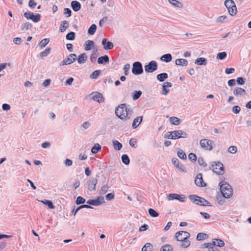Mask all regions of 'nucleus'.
I'll return each instance as SVG.
<instances>
[{
	"label": "nucleus",
	"mask_w": 251,
	"mask_h": 251,
	"mask_svg": "<svg viewBox=\"0 0 251 251\" xmlns=\"http://www.w3.org/2000/svg\"><path fill=\"white\" fill-rule=\"evenodd\" d=\"M115 114L122 120L129 119L132 115V110L126 107V104H122L116 108Z\"/></svg>",
	"instance_id": "1"
},
{
	"label": "nucleus",
	"mask_w": 251,
	"mask_h": 251,
	"mask_svg": "<svg viewBox=\"0 0 251 251\" xmlns=\"http://www.w3.org/2000/svg\"><path fill=\"white\" fill-rule=\"evenodd\" d=\"M190 236V233L185 231H178L175 234L176 239L177 241L182 242L181 247L183 248H186L190 246V242L188 240Z\"/></svg>",
	"instance_id": "2"
},
{
	"label": "nucleus",
	"mask_w": 251,
	"mask_h": 251,
	"mask_svg": "<svg viewBox=\"0 0 251 251\" xmlns=\"http://www.w3.org/2000/svg\"><path fill=\"white\" fill-rule=\"evenodd\" d=\"M220 186L221 192L224 198H229L232 196V188L228 183L222 181L220 183Z\"/></svg>",
	"instance_id": "3"
},
{
	"label": "nucleus",
	"mask_w": 251,
	"mask_h": 251,
	"mask_svg": "<svg viewBox=\"0 0 251 251\" xmlns=\"http://www.w3.org/2000/svg\"><path fill=\"white\" fill-rule=\"evenodd\" d=\"M189 199L196 204L201 206H211L210 203L203 198L197 195H192L189 196Z\"/></svg>",
	"instance_id": "4"
},
{
	"label": "nucleus",
	"mask_w": 251,
	"mask_h": 251,
	"mask_svg": "<svg viewBox=\"0 0 251 251\" xmlns=\"http://www.w3.org/2000/svg\"><path fill=\"white\" fill-rule=\"evenodd\" d=\"M224 4L231 16H234L236 14L237 8L235 3L233 0H226Z\"/></svg>",
	"instance_id": "5"
},
{
	"label": "nucleus",
	"mask_w": 251,
	"mask_h": 251,
	"mask_svg": "<svg viewBox=\"0 0 251 251\" xmlns=\"http://www.w3.org/2000/svg\"><path fill=\"white\" fill-rule=\"evenodd\" d=\"M201 147L205 150L211 151L213 149V141L207 139H202L201 140Z\"/></svg>",
	"instance_id": "6"
},
{
	"label": "nucleus",
	"mask_w": 251,
	"mask_h": 251,
	"mask_svg": "<svg viewBox=\"0 0 251 251\" xmlns=\"http://www.w3.org/2000/svg\"><path fill=\"white\" fill-rule=\"evenodd\" d=\"M132 73L135 75H139L143 73L142 63L137 61L133 64Z\"/></svg>",
	"instance_id": "7"
},
{
	"label": "nucleus",
	"mask_w": 251,
	"mask_h": 251,
	"mask_svg": "<svg viewBox=\"0 0 251 251\" xmlns=\"http://www.w3.org/2000/svg\"><path fill=\"white\" fill-rule=\"evenodd\" d=\"M212 167L213 171L218 175H222L224 173V165L220 162H215V164L212 165Z\"/></svg>",
	"instance_id": "8"
},
{
	"label": "nucleus",
	"mask_w": 251,
	"mask_h": 251,
	"mask_svg": "<svg viewBox=\"0 0 251 251\" xmlns=\"http://www.w3.org/2000/svg\"><path fill=\"white\" fill-rule=\"evenodd\" d=\"M24 16L27 19H30L33 22L37 23L41 19V15L39 14H37L34 15L33 13L30 11L25 12L24 13Z\"/></svg>",
	"instance_id": "9"
},
{
	"label": "nucleus",
	"mask_w": 251,
	"mask_h": 251,
	"mask_svg": "<svg viewBox=\"0 0 251 251\" xmlns=\"http://www.w3.org/2000/svg\"><path fill=\"white\" fill-rule=\"evenodd\" d=\"M145 70L147 73H152L157 69V63L155 61H151L145 66Z\"/></svg>",
	"instance_id": "10"
},
{
	"label": "nucleus",
	"mask_w": 251,
	"mask_h": 251,
	"mask_svg": "<svg viewBox=\"0 0 251 251\" xmlns=\"http://www.w3.org/2000/svg\"><path fill=\"white\" fill-rule=\"evenodd\" d=\"M104 199L102 196H100L95 200H89L87 201V203L89 205L98 206L104 202Z\"/></svg>",
	"instance_id": "11"
},
{
	"label": "nucleus",
	"mask_w": 251,
	"mask_h": 251,
	"mask_svg": "<svg viewBox=\"0 0 251 251\" xmlns=\"http://www.w3.org/2000/svg\"><path fill=\"white\" fill-rule=\"evenodd\" d=\"M168 200L169 201L176 200L181 202H184L185 200V196L183 195H179L175 193L169 194L167 196Z\"/></svg>",
	"instance_id": "12"
},
{
	"label": "nucleus",
	"mask_w": 251,
	"mask_h": 251,
	"mask_svg": "<svg viewBox=\"0 0 251 251\" xmlns=\"http://www.w3.org/2000/svg\"><path fill=\"white\" fill-rule=\"evenodd\" d=\"M173 134L174 136V140L179 138H186L188 137V134L187 133L181 130L173 131Z\"/></svg>",
	"instance_id": "13"
},
{
	"label": "nucleus",
	"mask_w": 251,
	"mask_h": 251,
	"mask_svg": "<svg viewBox=\"0 0 251 251\" xmlns=\"http://www.w3.org/2000/svg\"><path fill=\"white\" fill-rule=\"evenodd\" d=\"M98 180L96 178H91L88 181V190L90 191H95Z\"/></svg>",
	"instance_id": "14"
},
{
	"label": "nucleus",
	"mask_w": 251,
	"mask_h": 251,
	"mask_svg": "<svg viewBox=\"0 0 251 251\" xmlns=\"http://www.w3.org/2000/svg\"><path fill=\"white\" fill-rule=\"evenodd\" d=\"M92 96V99L99 103L103 102L104 100V99L102 95L98 92H94L91 94Z\"/></svg>",
	"instance_id": "15"
},
{
	"label": "nucleus",
	"mask_w": 251,
	"mask_h": 251,
	"mask_svg": "<svg viewBox=\"0 0 251 251\" xmlns=\"http://www.w3.org/2000/svg\"><path fill=\"white\" fill-rule=\"evenodd\" d=\"M195 183L196 185L199 187L205 186V184L204 185H203V181L201 174H199L196 176L195 179Z\"/></svg>",
	"instance_id": "16"
},
{
	"label": "nucleus",
	"mask_w": 251,
	"mask_h": 251,
	"mask_svg": "<svg viewBox=\"0 0 251 251\" xmlns=\"http://www.w3.org/2000/svg\"><path fill=\"white\" fill-rule=\"evenodd\" d=\"M233 93L235 96L238 97L246 95V92L244 89L240 87H237L233 90Z\"/></svg>",
	"instance_id": "17"
},
{
	"label": "nucleus",
	"mask_w": 251,
	"mask_h": 251,
	"mask_svg": "<svg viewBox=\"0 0 251 251\" xmlns=\"http://www.w3.org/2000/svg\"><path fill=\"white\" fill-rule=\"evenodd\" d=\"M143 120V116H138L134 119L132 124V127L133 129L137 128L141 124Z\"/></svg>",
	"instance_id": "18"
},
{
	"label": "nucleus",
	"mask_w": 251,
	"mask_h": 251,
	"mask_svg": "<svg viewBox=\"0 0 251 251\" xmlns=\"http://www.w3.org/2000/svg\"><path fill=\"white\" fill-rule=\"evenodd\" d=\"M71 6L73 10L76 12L80 10L81 8V4L79 2L73 0L71 2Z\"/></svg>",
	"instance_id": "19"
},
{
	"label": "nucleus",
	"mask_w": 251,
	"mask_h": 251,
	"mask_svg": "<svg viewBox=\"0 0 251 251\" xmlns=\"http://www.w3.org/2000/svg\"><path fill=\"white\" fill-rule=\"evenodd\" d=\"M175 63L176 65L181 66H186L188 64V61L183 58L177 59L176 60Z\"/></svg>",
	"instance_id": "20"
},
{
	"label": "nucleus",
	"mask_w": 251,
	"mask_h": 251,
	"mask_svg": "<svg viewBox=\"0 0 251 251\" xmlns=\"http://www.w3.org/2000/svg\"><path fill=\"white\" fill-rule=\"evenodd\" d=\"M213 247L217 246L219 247H223L225 245L224 241L219 239H213L212 240Z\"/></svg>",
	"instance_id": "21"
},
{
	"label": "nucleus",
	"mask_w": 251,
	"mask_h": 251,
	"mask_svg": "<svg viewBox=\"0 0 251 251\" xmlns=\"http://www.w3.org/2000/svg\"><path fill=\"white\" fill-rule=\"evenodd\" d=\"M109 61V58L108 55H105L104 56L100 57L98 59V63L99 64H103L104 63H108Z\"/></svg>",
	"instance_id": "22"
},
{
	"label": "nucleus",
	"mask_w": 251,
	"mask_h": 251,
	"mask_svg": "<svg viewBox=\"0 0 251 251\" xmlns=\"http://www.w3.org/2000/svg\"><path fill=\"white\" fill-rule=\"evenodd\" d=\"M160 59L165 62H169L172 60V56L170 53H167L163 55L161 57Z\"/></svg>",
	"instance_id": "23"
},
{
	"label": "nucleus",
	"mask_w": 251,
	"mask_h": 251,
	"mask_svg": "<svg viewBox=\"0 0 251 251\" xmlns=\"http://www.w3.org/2000/svg\"><path fill=\"white\" fill-rule=\"evenodd\" d=\"M69 24L67 21H63L60 26V31L61 32H64L69 27Z\"/></svg>",
	"instance_id": "24"
},
{
	"label": "nucleus",
	"mask_w": 251,
	"mask_h": 251,
	"mask_svg": "<svg viewBox=\"0 0 251 251\" xmlns=\"http://www.w3.org/2000/svg\"><path fill=\"white\" fill-rule=\"evenodd\" d=\"M76 59V55L75 54H71L69 55L68 58L66 59V61L68 65L73 63Z\"/></svg>",
	"instance_id": "25"
},
{
	"label": "nucleus",
	"mask_w": 251,
	"mask_h": 251,
	"mask_svg": "<svg viewBox=\"0 0 251 251\" xmlns=\"http://www.w3.org/2000/svg\"><path fill=\"white\" fill-rule=\"evenodd\" d=\"M207 63V60L203 57H200L197 58L195 62V63L198 65H205Z\"/></svg>",
	"instance_id": "26"
},
{
	"label": "nucleus",
	"mask_w": 251,
	"mask_h": 251,
	"mask_svg": "<svg viewBox=\"0 0 251 251\" xmlns=\"http://www.w3.org/2000/svg\"><path fill=\"white\" fill-rule=\"evenodd\" d=\"M168 1L177 8H182L183 7V4L177 0H168Z\"/></svg>",
	"instance_id": "27"
},
{
	"label": "nucleus",
	"mask_w": 251,
	"mask_h": 251,
	"mask_svg": "<svg viewBox=\"0 0 251 251\" xmlns=\"http://www.w3.org/2000/svg\"><path fill=\"white\" fill-rule=\"evenodd\" d=\"M87 58V56L85 53H83L78 56L77 62L79 64H82L85 62Z\"/></svg>",
	"instance_id": "28"
},
{
	"label": "nucleus",
	"mask_w": 251,
	"mask_h": 251,
	"mask_svg": "<svg viewBox=\"0 0 251 251\" xmlns=\"http://www.w3.org/2000/svg\"><path fill=\"white\" fill-rule=\"evenodd\" d=\"M85 45V50H89L94 47V43L93 41L91 40H88L86 41Z\"/></svg>",
	"instance_id": "29"
},
{
	"label": "nucleus",
	"mask_w": 251,
	"mask_h": 251,
	"mask_svg": "<svg viewBox=\"0 0 251 251\" xmlns=\"http://www.w3.org/2000/svg\"><path fill=\"white\" fill-rule=\"evenodd\" d=\"M168 77V74L166 73H163L157 75L156 77L157 79L160 82H163L165 79Z\"/></svg>",
	"instance_id": "30"
},
{
	"label": "nucleus",
	"mask_w": 251,
	"mask_h": 251,
	"mask_svg": "<svg viewBox=\"0 0 251 251\" xmlns=\"http://www.w3.org/2000/svg\"><path fill=\"white\" fill-rule=\"evenodd\" d=\"M170 121L172 124L176 126L179 125L181 123L180 119L176 117H171L170 118Z\"/></svg>",
	"instance_id": "31"
},
{
	"label": "nucleus",
	"mask_w": 251,
	"mask_h": 251,
	"mask_svg": "<svg viewBox=\"0 0 251 251\" xmlns=\"http://www.w3.org/2000/svg\"><path fill=\"white\" fill-rule=\"evenodd\" d=\"M101 149V146L99 144L96 143L92 147V148L91 149V152L93 153L96 154V153H98L100 151Z\"/></svg>",
	"instance_id": "32"
},
{
	"label": "nucleus",
	"mask_w": 251,
	"mask_h": 251,
	"mask_svg": "<svg viewBox=\"0 0 251 251\" xmlns=\"http://www.w3.org/2000/svg\"><path fill=\"white\" fill-rule=\"evenodd\" d=\"M204 248H208V251H213L215 250V247H213V244L211 243H205L203 245Z\"/></svg>",
	"instance_id": "33"
},
{
	"label": "nucleus",
	"mask_w": 251,
	"mask_h": 251,
	"mask_svg": "<svg viewBox=\"0 0 251 251\" xmlns=\"http://www.w3.org/2000/svg\"><path fill=\"white\" fill-rule=\"evenodd\" d=\"M41 201L47 205L50 209H53L54 208V206L50 201L46 200L44 201Z\"/></svg>",
	"instance_id": "34"
},
{
	"label": "nucleus",
	"mask_w": 251,
	"mask_h": 251,
	"mask_svg": "<svg viewBox=\"0 0 251 251\" xmlns=\"http://www.w3.org/2000/svg\"><path fill=\"white\" fill-rule=\"evenodd\" d=\"M51 49L50 48H46L44 51L40 53V56L41 58L47 56L50 52Z\"/></svg>",
	"instance_id": "35"
},
{
	"label": "nucleus",
	"mask_w": 251,
	"mask_h": 251,
	"mask_svg": "<svg viewBox=\"0 0 251 251\" xmlns=\"http://www.w3.org/2000/svg\"><path fill=\"white\" fill-rule=\"evenodd\" d=\"M153 246L151 243H146L142 248V251H151Z\"/></svg>",
	"instance_id": "36"
},
{
	"label": "nucleus",
	"mask_w": 251,
	"mask_h": 251,
	"mask_svg": "<svg viewBox=\"0 0 251 251\" xmlns=\"http://www.w3.org/2000/svg\"><path fill=\"white\" fill-rule=\"evenodd\" d=\"M97 29V25L95 24H93L89 27L88 32L90 35H93L95 33Z\"/></svg>",
	"instance_id": "37"
},
{
	"label": "nucleus",
	"mask_w": 251,
	"mask_h": 251,
	"mask_svg": "<svg viewBox=\"0 0 251 251\" xmlns=\"http://www.w3.org/2000/svg\"><path fill=\"white\" fill-rule=\"evenodd\" d=\"M113 145L114 149L119 151L122 148V144L117 140H114L113 141Z\"/></svg>",
	"instance_id": "38"
},
{
	"label": "nucleus",
	"mask_w": 251,
	"mask_h": 251,
	"mask_svg": "<svg viewBox=\"0 0 251 251\" xmlns=\"http://www.w3.org/2000/svg\"><path fill=\"white\" fill-rule=\"evenodd\" d=\"M101 71L100 70H96L90 75V78L92 79H97L98 76L100 74Z\"/></svg>",
	"instance_id": "39"
},
{
	"label": "nucleus",
	"mask_w": 251,
	"mask_h": 251,
	"mask_svg": "<svg viewBox=\"0 0 251 251\" xmlns=\"http://www.w3.org/2000/svg\"><path fill=\"white\" fill-rule=\"evenodd\" d=\"M75 33L74 32H70L68 33L66 36V39L68 40H73L75 39Z\"/></svg>",
	"instance_id": "40"
},
{
	"label": "nucleus",
	"mask_w": 251,
	"mask_h": 251,
	"mask_svg": "<svg viewBox=\"0 0 251 251\" xmlns=\"http://www.w3.org/2000/svg\"><path fill=\"white\" fill-rule=\"evenodd\" d=\"M122 162L126 165H128L130 163V159L126 154H123L122 156Z\"/></svg>",
	"instance_id": "41"
},
{
	"label": "nucleus",
	"mask_w": 251,
	"mask_h": 251,
	"mask_svg": "<svg viewBox=\"0 0 251 251\" xmlns=\"http://www.w3.org/2000/svg\"><path fill=\"white\" fill-rule=\"evenodd\" d=\"M172 246L169 244H166L161 248V251H173Z\"/></svg>",
	"instance_id": "42"
},
{
	"label": "nucleus",
	"mask_w": 251,
	"mask_h": 251,
	"mask_svg": "<svg viewBox=\"0 0 251 251\" xmlns=\"http://www.w3.org/2000/svg\"><path fill=\"white\" fill-rule=\"evenodd\" d=\"M50 42V39L48 38H45L42 40L39 43V46L41 48H44Z\"/></svg>",
	"instance_id": "43"
},
{
	"label": "nucleus",
	"mask_w": 251,
	"mask_h": 251,
	"mask_svg": "<svg viewBox=\"0 0 251 251\" xmlns=\"http://www.w3.org/2000/svg\"><path fill=\"white\" fill-rule=\"evenodd\" d=\"M31 27H32V25L30 23H29L28 22H26L25 24L22 25L21 26V29L22 30H27L29 28H31Z\"/></svg>",
	"instance_id": "44"
},
{
	"label": "nucleus",
	"mask_w": 251,
	"mask_h": 251,
	"mask_svg": "<svg viewBox=\"0 0 251 251\" xmlns=\"http://www.w3.org/2000/svg\"><path fill=\"white\" fill-rule=\"evenodd\" d=\"M226 55L227 53L225 51L219 52L217 55V58L220 60H223L226 58Z\"/></svg>",
	"instance_id": "45"
},
{
	"label": "nucleus",
	"mask_w": 251,
	"mask_h": 251,
	"mask_svg": "<svg viewBox=\"0 0 251 251\" xmlns=\"http://www.w3.org/2000/svg\"><path fill=\"white\" fill-rule=\"evenodd\" d=\"M149 213L152 217H157L158 216V213L152 208L149 209Z\"/></svg>",
	"instance_id": "46"
},
{
	"label": "nucleus",
	"mask_w": 251,
	"mask_h": 251,
	"mask_svg": "<svg viewBox=\"0 0 251 251\" xmlns=\"http://www.w3.org/2000/svg\"><path fill=\"white\" fill-rule=\"evenodd\" d=\"M177 155L181 159H186V155L185 153L181 150H179L177 152Z\"/></svg>",
	"instance_id": "47"
},
{
	"label": "nucleus",
	"mask_w": 251,
	"mask_h": 251,
	"mask_svg": "<svg viewBox=\"0 0 251 251\" xmlns=\"http://www.w3.org/2000/svg\"><path fill=\"white\" fill-rule=\"evenodd\" d=\"M114 47L113 44L110 41H108L106 43V44L105 45L104 47H103V48L105 50H108L112 49Z\"/></svg>",
	"instance_id": "48"
},
{
	"label": "nucleus",
	"mask_w": 251,
	"mask_h": 251,
	"mask_svg": "<svg viewBox=\"0 0 251 251\" xmlns=\"http://www.w3.org/2000/svg\"><path fill=\"white\" fill-rule=\"evenodd\" d=\"M142 92L141 91H135L134 93L132 98L133 100H136L138 99L141 96Z\"/></svg>",
	"instance_id": "49"
},
{
	"label": "nucleus",
	"mask_w": 251,
	"mask_h": 251,
	"mask_svg": "<svg viewBox=\"0 0 251 251\" xmlns=\"http://www.w3.org/2000/svg\"><path fill=\"white\" fill-rule=\"evenodd\" d=\"M164 137L170 139L174 140V136L173 131H168L165 135Z\"/></svg>",
	"instance_id": "50"
},
{
	"label": "nucleus",
	"mask_w": 251,
	"mask_h": 251,
	"mask_svg": "<svg viewBox=\"0 0 251 251\" xmlns=\"http://www.w3.org/2000/svg\"><path fill=\"white\" fill-rule=\"evenodd\" d=\"M109 187L106 184L102 186L100 190V193L105 194L108 190Z\"/></svg>",
	"instance_id": "51"
},
{
	"label": "nucleus",
	"mask_w": 251,
	"mask_h": 251,
	"mask_svg": "<svg viewBox=\"0 0 251 251\" xmlns=\"http://www.w3.org/2000/svg\"><path fill=\"white\" fill-rule=\"evenodd\" d=\"M227 19V17L225 15L221 16L217 18L216 20V23H221L223 22L226 19Z\"/></svg>",
	"instance_id": "52"
},
{
	"label": "nucleus",
	"mask_w": 251,
	"mask_h": 251,
	"mask_svg": "<svg viewBox=\"0 0 251 251\" xmlns=\"http://www.w3.org/2000/svg\"><path fill=\"white\" fill-rule=\"evenodd\" d=\"M228 151L231 153H235L237 151V148L235 146H231L228 149Z\"/></svg>",
	"instance_id": "53"
},
{
	"label": "nucleus",
	"mask_w": 251,
	"mask_h": 251,
	"mask_svg": "<svg viewBox=\"0 0 251 251\" xmlns=\"http://www.w3.org/2000/svg\"><path fill=\"white\" fill-rule=\"evenodd\" d=\"M85 202V199L81 196L78 197L76 200V203L77 204H83Z\"/></svg>",
	"instance_id": "54"
},
{
	"label": "nucleus",
	"mask_w": 251,
	"mask_h": 251,
	"mask_svg": "<svg viewBox=\"0 0 251 251\" xmlns=\"http://www.w3.org/2000/svg\"><path fill=\"white\" fill-rule=\"evenodd\" d=\"M199 164L203 167H205L207 166V164L204 162L203 159L202 157H199L198 160Z\"/></svg>",
	"instance_id": "55"
},
{
	"label": "nucleus",
	"mask_w": 251,
	"mask_h": 251,
	"mask_svg": "<svg viewBox=\"0 0 251 251\" xmlns=\"http://www.w3.org/2000/svg\"><path fill=\"white\" fill-rule=\"evenodd\" d=\"M207 236V235L205 233H199L197 236V240L198 241L202 240L204 239V237Z\"/></svg>",
	"instance_id": "56"
},
{
	"label": "nucleus",
	"mask_w": 251,
	"mask_h": 251,
	"mask_svg": "<svg viewBox=\"0 0 251 251\" xmlns=\"http://www.w3.org/2000/svg\"><path fill=\"white\" fill-rule=\"evenodd\" d=\"M130 69L129 64H126L124 67V74L125 75H127L129 74V70Z\"/></svg>",
	"instance_id": "57"
},
{
	"label": "nucleus",
	"mask_w": 251,
	"mask_h": 251,
	"mask_svg": "<svg viewBox=\"0 0 251 251\" xmlns=\"http://www.w3.org/2000/svg\"><path fill=\"white\" fill-rule=\"evenodd\" d=\"M188 158L193 162H196L197 160L196 155L194 153H190L188 155Z\"/></svg>",
	"instance_id": "58"
},
{
	"label": "nucleus",
	"mask_w": 251,
	"mask_h": 251,
	"mask_svg": "<svg viewBox=\"0 0 251 251\" xmlns=\"http://www.w3.org/2000/svg\"><path fill=\"white\" fill-rule=\"evenodd\" d=\"M98 52V50H96L93 51L91 55L90 56V60L92 62H94L96 61V56L97 53Z\"/></svg>",
	"instance_id": "59"
},
{
	"label": "nucleus",
	"mask_w": 251,
	"mask_h": 251,
	"mask_svg": "<svg viewBox=\"0 0 251 251\" xmlns=\"http://www.w3.org/2000/svg\"><path fill=\"white\" fill-rule=\"evenodd\" d=\"M72 11L71 10L68 8H65L64 9V14L67 16V17H69L71 16Z\"/></svg>",
	"instance_id": "60"
},
{
	"label": "nucleus",
	"mask_w": 251,
	"mask_h": 251,
	"mask_svg": "<svg viewBox=\"0 0 251 251\" xmlns=\"http://www.w3.org/2000/svg\"><path fill=\"white\" fill-rule=\"evenodd\" d=\"M241 110V108L240 107L238 106V105H236V106H234L233 107H232V112L233 113H234L235 114H238L239 113L240 111Z\"/></svg>",
	"instance_id": "61"
},
{
	"label": "nucleus",
	"mask_w": 251,
	"mask_h": 251,
	"mask_svg": "<svg viewBox=\"0 0 251 251\" xmlns=\"http://www.w3.org/2000/svg\"><path fill=\"white\" fill-rule=\"evenodd\" d=\"M13 42L16 45H20L22 42V40L21 38L16 37L14 38Z\"/></svg>",
	"instance_id": "62"
},
{
	"label": "nucleus",
	"mask_w": 251,
	"mask_h": 251,
	"mask_svg": "<svg viewBox=\"0 0 251 251\" xmlns=\"http://www.w3.org/2000/svg\"><path fill=\"white\" fill-rule=\"evenodd\" d=\"M137 142L135 139H131L129 141V144L131 147L133 148H136L137 146L136 145Z\"/></svg>",
	"instance_id": "63"
},
{
	"label": "nucleus",
	"mask_w": 251,
	"mask_h": 251,
	"mask_svg": "<svg viewBox=\"0 0 251 251\" xmlns=\"http://www.w3.org/2000/svg\"><path fill=\"white\" fill-rule=\"evenodd\" d=\"M236 81L239 85H243L245 83L244 79L242 77H238Z\"/></svg>",
	"instance_id": "64"
}]
</instances>
